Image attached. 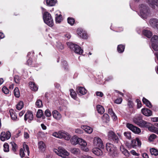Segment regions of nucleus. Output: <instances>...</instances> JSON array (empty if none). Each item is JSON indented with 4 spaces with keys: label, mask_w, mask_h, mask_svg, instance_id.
<instances>
[{
    "label": "nucleus",
    "mask_w": 158,
    "mask_h": 158,
    "mask_svg": "<svg viewBox=\"0 0 158 158\" xmlns=\"http://www.w3.org/2000/svg\"><path fill=\"white\" fill-rule=\"evenodd\" d=\"M61 65L62 67L64 68V70L67 71L68 70V64L67 61L65 60H62Z\"/></svg>",
    "instance_id": "c756f323"
},
{
    "label": "nucleus",
    "mask_w": 158,
    "mask_h": 158,
    "mask_svg": "<svg viewBox=\"0 0 158 158\" xmlns=\"http://www.w3.org/2000/svg\"><path fill=\"white\" fill-rule=\"evenodd\" d=\"M10 115L11 119L15 121H17L19 120V118H17V116L16 113L12 110V111H10Z\"/></svg>",
    "instance_id": "b1692460"
},
{
    "label": "nucleus",
    "mask_w": 158,
    "mask_h": 158,
    "mask_svg": "<svg viewBox=\"0 0 158 158\" xmlns=\"http://www.w3.org/2000/svg\"><path fill=\"white\" fill-rule=\"evenodd\" d=\"M102 118L103 120L106 123H108L110 120L109 116L107 114H104Z\"/></svg>",
    "instance_id": "37998d69"
},
{
    "label": "nucleus",
    "mask_w": 158,
    "mask_h": 158,
    "mask_svg": "<svg viewBox=\"0 0 158 158\" xmlns=\"http://www.w3.org/2000/svg\"><path fill=\"white\" fill-rule=\"evenodd\" d=\"M117 135L113 131H110L108 132V136L109 139L116 146H120L121 144L119 137H120L121 135L118 133L117 134Z\"/></svg>",
    "instance_id": "f257e3e1"
},
{
    "label": "nucleus",
    "mask_w": 158,
    "mask_h": 158,
    "mask_svg": "<svg viewBox=\"0 0 158 158\" xmlns=\"http://www.w3.org/2000/svg\"><path fill=\"white\" fill-rule=\"evenodd\" d=\"M149 6L153 9L155 8V5L158 6V0H152L149 4Z\"/></svg>",
    "instance_id": "7c9ffc66"
},
{
    "label": "nucleus",
    "mask_w": 158,
    "mask_h": 158,
    "mask_svg": "<svg viewBox=\"0 0 158 158\" xmlns=\"http://www.w3.org/2000/svg\"><path fill=\"white\" fill-rule=\"evenodd\" d=\"M131 132L129 131H126L124 133V135L126 138L129 139H131Z\"/></svg>",
    "instance_id": "de8ad7c7"
},
{
    "label": "nucleus",
    "mask_w": 158,
    "mask_h": 158,
    "mask_svg": "<svg viewBox=\"0 0 158 158\" xmlns=\"http://www.w3.org/2000/svg\"><path fill=\"white\" fill-rule=\"evenodd\" d=\"M84 131V129H82L80 128H78L75 130V132L76 133L81 134L83 133Z\"/></svg>",
    "instance_id": "e2e57ef3"
},
{
    "label": "nucleus",
    "mask_w": 158,
    "mask_h": 158,
    "mask_svg": "<svg viewBox=\"0 0 158 158\" xmlns=\"http://www.w3.org/2000/svg\"><path fill=\"white\" fill-rule=\"evenodd\" d=\"M149 131L152 132H154L156 129V128L155 127L152 125V124L149 123V126L147 128Z\"/></svg>",
    "instance_id": "49530a36"
},
{
    "label": "nucleus",
    "mask_w": 158,
    "mask_h": 158,
    "mask_svg": "<svg viewBox=\"0 0 158 158\" xmlns=\"http://www.w3.org/2000/svg\"><path fill=\"white\" fill-rule=\"evenodd\" d=\"M141 145V142L138 138H136L131 141V146L133 148H136L137 146L140 147Z\"/></svg>",
    "instance_id": "9b49d317"
},
{
    "label": "nucleus",
    "mask_w": 158,
    "mask_h": 158,
    "mask_svg": "<svg viewBox=\"0 0 158 158\" xmlns=\"http://www.w3.org/2000/svg\"><path fill=\"white\" fill-rule=\"evenodd\" d=\"M14 94L15 96L16 97L18 98L20 96V93L19 88L16 87L15 88L14 90Z\"/></svg>",
    "instance_id": "58836bf2"
},
{
    "label": "nucleus",
    "mask_w": 158,
    "mask_h": 158,
    "mask_svg": "<svg viewBox=\"0 0 158 158\" xmlns=\"http://www.w3.org/2000/svg\"><path fill=\"white\" fill-rule=\"evenodd\" d=\"M157 137V136L155 134H152L150 135L148 139L150 141H153L154 139H156Z\"/></svg>",
    "instance_id": "6e6d98bb"
},
{
    "label": "nucleus",
    "mask_w": 158,
    "mask_h": 158,
    "mask_svg": "<svg viewBox=\"0 0 158 158\" xmlns=\"http://www.w3.org/2000/svg\"><path fill=\"white\" fill-rule=\"evenodd\" d=\"M23 148L25 150V149H26V150L28 156H29L30 153V151L28 146L26 144L23 145Z\"/></svg>",
    "instance_id": "052dcab7"
},
{
    "label": "nucleus",
    "mask_w": 158,
    "mask_h": 158,
    "mask_svg": "<svg viewBox=\"0 0 158 158\" xmlns=\"http://www.w3.org/2000/svg\"><path fill=\"white\" fill-rule=\"evenodd\" d=\"M35 104L37 108H41L43 106L42 101L40 99H38L36 101Z\"/></svg>",
    "instance_id": "a18cd8bd"
},
{
    "label": "nucleus",
    "mask_w": 158,
    "mask_h": 158,
    "mask_svg": "<svg viewBox=\"0 0 158 158\" xmlns=\"http://www.w3.org/2000/svg\"><path fill=\"white\" fill-rule=\"evenodd\" d=\"M134 103L132 102L129 100L128 103V105L130 108H132L133 107Z\"/></svg>",
    "instance_id": "774afa93"
},
{
    "label": "nucleus",
    "mask_w": 158,
    "mask_h": 158,
    "mask_svg": "<svg viewBox=\"0 0 158 158\" xmlns=\"http://www.w3.org/2000/svg\"><path fill=\"white\" fill-rule=\"evenodd\" d=\"M67 22L69 24L73 26L75 23V20L72 17H69L67 18Z\"/></svg>",
    "instance_id": "4c0bfd02"
},
{
    "label": "nucleus",
    "mask_w": 158,
    "mask_h": 158,
    "mask_svg": "<svg viewBox=\"0 0 158 158\" xmlns=\"http://www.w3.org/2000/svg\"><path fill=\"white\" fill-rule=\"evenodd\" d=\"M100 148H94L92 149L93 152L95 155L99 156L102 155L103 153Z\"/></svg>",
    "instance_id": "f3484780"
},
{
    "label": "nucleus",
    "mask_w": 158,
    "mask_h": 158,
    "mask_svg": "<svg viewBox=\"0 0 158 158\" xmlns=\"http://www.w3.org/2000/svg\"><path fill=\"white\" fill-rule=\"evenodd\" d=\"M29 84L31 89L32 91H36L38 90V87L34 82L30 81L29 82Z\"/></svg>",
    "instance_id": "aec40b11"
},
{
    "label": "nucleus",
    "mask_w": 158,
    "mask_h": 158,
    "mask_svg": "<svg viewBox=\"0 0 158 158\" xmlns=\"http://www.w3.org/2000/svg\"><path fill=\"white\" fill-rule=\"evenodd\" d=\"M19 155L21 157L23 158L25 156V153L24 152L23 149L21 148L20 150Z\"/></svg>",
    "instance_id": "bf43d9fd"
},
{
    "label": "nucleus",
    "mask_w": 158,
    "mask_h": 158,
    "mask_svg": "<svg viewBox=\"0 0 158 158\" xmlns=\"http://www.w3.org/2000/svg\"><path fill=\"white\" fill-rule=\"evenodd\" d=\"M139 7L141 15L143 18H146L149 13L148 7L143 4L140 5Z\"/></svg>",
    "instance_id": "20e7f679"
},
{
    "label": "nucleus",
    "mask_w": 158,
    "mask_h": 158,
    "mask_svg": "<svg viewBox=\"0 0 158 158\" xmlns=\"http://www.w3.org/2000/svg\"><path fill=\"white\" fill-rule=\"evenodd\" d=\"M96 93L97 96H99L101 97H102L103 95V93L101 92L97 91Z\"/></svg>",
    "instance_id": "338daca9"
},
{
    "label": "nucleus",
    "mask_w": 158,
    "mask_h": 158,
    "mask_svg": "<svg viewBox=\"0 0 158 158\" xmlns=\"http://www.w3.org/2000/svg\"><path fill=\"white\" fill-rule=\"evenodd\" d=\"M120 150L123 154L125 155L127 157H129L130 155V153L128 150L125 149L123 146L121 145L120 146Z\"/></svg>",
    "instance_id": "6ab92c4d"
},
{
    "label": "nucleus",
    "mask_w": 158,
    "mask_h": 158,
    "mask_svg": "<svg viewBox=\"0 0 158 158\" xmlns=\"http://www.w3.org/2000/svg\"><path fill=\"white\" fill-rule=\"evenodd\" d=\"M2 92L5 94H8L9 92V89L5 86H4L2 89Z\"/></svg>",
    "instance_id": "864d4df0"
},
{
    "label": "nucleus",
    "mask_w": 158,
    "mask_h": 158,
    "mask_svg": "<svg viewBox=\"0 0 158 158\" xmlns=\"http://www.w3.org/2000/svg\"><path fill=\"white\" fill-rule=\"evenodd\" d=\"M83 127H84V130L88 133L90 134L93 131V129L89 126H84Z\"/></svg>",
    "instance_id": "473e14b6"
},
{
    "label": "nucleus",
    "mask_w": 158,
    "mask_h": 158,
    "mask_svg": "<svg viewBox=\"0 0 158 158\" xmlns=\"http://www.w3.org/2000/svg\"><path fill=\"white\" fill-rule=\"evenodd\" d=\"M94 146L103 149L104 148L103 142L101 139L98 137L94 138Z\"/></svg>",
    "instance_id": "0eeeda50"
},
{
    "label": "nucleus",
    "mask_w": 158,
    "mask_h": 158,
    "mask_svg": "<svg viewBox=\"0 0 158 158\" xmlns=\"http://www.w3.org/2000/svg\"><path fill=\"white\" fill-rule=\"evenodd\" d=\"M4 151L5 152H8L9 151V146L8 143H5L3 145Z\"/></svg>",
    "instance_id": "3c124183"
},
{
    "label": "nucleus",
    "mask_w": 158,
    "mask_h": 158,
    "mask_svg": "<svg viewBox=\"0 0 158 158\" xmlns=\"http://www.w3.org/2000/svg\"><path fill=\"white\" fill-rule=\"evenodd\" d=\"M24 103L23 102L20 101L17 104L16 106V109L19 110H21L23 107Z\"/></svg>",
    "instance_id": "c03bdc74"
},
{
    "label": "nucleus",
    "mask_w": 158,
    "mask_h": 158,
    "mask_svg": "<svg viewBox=\"0 0 158 158\" xmlns=\"http://www.w3.org/2000/svg\"><path fill=\"white\" fill-rule=\"evenodd\" d=\"M33 119V116L32 111L30 110L27 111L24 116V120L26 121L27 119H28V122L30 123Z\"/></svg>",
    "instance_id": "9d476101"
},
{
    "label": "nucleus",
    "mask_w": 158,
    "mask_h": 158,
    "mask_svg": "<svg viewBox=\"0 0 158 158\" xmlns=\"http://www.w3.org/2000/svg\"><path fill=\"white\" fill-rule=\"evenodd\" d=\"M142 120V115L141 114H139L133 118V122L139 126V124H140V123Z\"/></svg>",
    "instance_id": "ddd939ff"
},
{
    "label": "nucleus",
    "mask_w": 158,
    "mask_h": 158,
    "mask_svg": "<svg viewBox=\"0 0 158 158\" xmlns=\"http://www.w3.org/2000/svg\"><path fill=\"white\" fill-rule=\"evenodd\" d=\"M76 92L78 94L81 95L85 94L87 92V90L84 87L77 86L76 88Z\"/></svg>",
    "instance_id": "f8f14e48"
},
{
    "label": "nucleus",
    "mask_w": 158,
    "mask_h": 158,
    "mask_svg": "<svg viewBox=\"0 0 158 158\" xmlns=\"http://www.w3.org/2000/svg\"><path fill=\"white\" fill-rule=\"evenodd\" d=\"M78 140V144H79L80 145L84 147H85L86 146L87 143L85 141L80 138H79Z\"/></svg>",
    "instance_id": "2f4dec72"
},
{
    "label": "nucleus",
    "mask_w": 158,
    "mask_h": 158,
    "mask_svg": "<svg viewBox=\"0 0 158 158\" xmlns=\"http://www.w3.org/2000/svg\"><path fill=\"white\" fill-rule=\"evenodd\" d=\"M142 33L144 36L149 38H150L152 35V32L148 30H144Z\"/></svg>",
    "instance_id": "393cba45"
},
{
    "label": "nucleus",
    "mask_w": 158,
    "mask_h": 158,
    "mask_svg": "<svg viewBox=\"0 0 158 158\" xmlns=\"http://www.w3.org/2000/svg\"><path fill=\"white\" fill-rule=\"evenodd\" d=\"M43 114V110H42L39 109L37 113L36 117L38 118H40L42 117Z\"/></svg>",
    "instance_id": "09e8293b"
},
{
    "label": "nucleus",
    "mask_w": 158,
    "mask_h": 158,
    "mask_svg": "<svg viewBox=\"0 0 158 158\" xmlns=\"http://www.w3.org/2000/svg\"><path fill=\"white\" fill-rule=\"evenodd\" d=\"M74 52L77 54L81 55L83 53V51L81 49V47L78 45L76 46V48L74 51Z\"/></svg>",
    "instance_id": "c85d7f7f"
},
{
    "label": "nucleus",
    "mask_w": 158,
    "mask_h": 158,
    "mask_svg": "<svg viewBox=\"0 0 158 158\" xmlns=\"http://www.w3.org/2000/svg\"><path fill=\"white\" fill-rule=\"evenodd\" d=\"M20 80V78L18 75H15V76L14 77V80L16 83L19 84Z\"/></svg>",
    "instance_id": "603ef678"
},
{
    "label": "nucleus",
    "mask_w": 158,
    "mask_h": 158,
    "mask_svg": "<svg viewBox=\"0 0 158 158\" xmlns=\"http://www.w3.org/2000/svg\"><path fill=\"white\" fill-rule=\"evenodd\" d=\"M43 19L44 22L50 27L53 25V21L50 13L48 12H45L43 15Z\"/></svg>",
    "instance_id": "f03ea898"
},
{
    "label": "nucleus",
    "mask_w": 158,
    "mask_h": 158,
    "mask_svg": "<svg viewBox=\"0 0 158 158\" xmlns=\"http://www.w3.org/2000/svg\"><path fill=\"white\" fill-rule=\"evenodd\" d=\"M77 34L81 38L83 39H86L87 38V35L86 31H83L81 28H78L77 29Z\"/></svg>",
    "instance_id": "4468645a"
},
{
    "label": "nucleus",
    "mask_w": 158,
    "mask_h": 158,
    "mask_svg": "<svg viewBox=\"0 0 158 158\" xmlns=\"http://www.w3.org/2000/svg\"><path fill=\"white\" fill-rule=\"evenodd\" d=\"M125 48V45L121 44L117 46V50L119 53H122L124 51Z\"/></svg>",
    "instance_id": "cd10ccee"
},
{
    "label": "nucleus",
    "mask_w": 158,
    "mask_h": 158,
    "mask_svg": "<svg viewBox=\"0 0 158 158\" xmlns=\"http://www.w3.org/2000/svg\"><path fill=\"white\" fill-rule=\"evenodd\" d=\"M106 148L110 156H114L116 154V148L113 144L108 143L106 144Z\"/></svg>",
    "instance_id": "39448f33"
},
{
    "label": "nucleus",
    "mask_w": 158,
    "mask_h": 158,
    "mask_svg": "<svg viewBox=\"0 0 158 158\" xmlns=\"http://www.w3.org/2000/svg\"><path fill=\"white\" fill-rule=\"evenodd\" d=\"M70 95L71 97L74 99L76 100L77 98L76 92L72 89H70Z\"/></svg>",
    "instance_id": "72a5a7b5"
},
{
    "label": "nucleus",
    "mask_w": 158,
    "mask_h": 158,
    "mask_svg": "<svg viewBox=\"0 0 158 158\" xmlns=\"http://www.w3.org/2000/svg\"><path fill=\"white\" fill-rule=\"evenodd\" d=\"M122 101V99L121 98H120L116 99L115 100L114 102L118 104H120L121 103Z\"/></svg>",
    "instance_id": "0e129e2a"
},
{
    "label": "nucleus",
    "mask_w": 158,
    "mask_h": 158,
    "mask_svg": "<svg viewBox=\"0 0 158 158\" xmlns=\"http://www.w3.org/2000/svg\"><path fill=\"white\" fill-rule=\"evenodd\" d=\"M79 139V138L77 136H73L70 140L71 143L73 145H76L78 144Z\"/></svg>",
    "instance_id": "412c9836"
},
{
    "label": "nucleus",
    "mask_w": 158,
    "mask_h": 158,
    "mask_svg": "<svg viewBox=\"0 0 158 158\" xmlns=\"http://www.w3.org/2000/svg\"><path fill=\"white\" fill-rule=\"evenodd\" d=\"M152 43L158 44V36L154 35L151 39Z\"/></svg>",
    "instance_id": "ea45409f"
},
{
    "label": "nucleus",
    "mask_w": 158,
    "mask_h": 158,
    "mask_svg": "<svg viewBox=\"0 0 158 158\" xmlns=\"http://www.w3.org/2000/svg\"><path fill=\"white\" fill-rule=\"evenodd\" d=\"M150 152L152 155L157 156L158 155V150L155 148H152L150 149Z\"/></svg>",
    "instance_id": "a19ab883"
},
{
    "label": "nucleus",
    "mask_w": 158,
    "mask_h": 158,
    "mask_svg": "<svg viewBox=\"0 0 158 158\" xmlns=\"http://www.w3.org/2000/svg\"><path fill=\"white\" fill-rule=\"evenodd\" d=\"M108 113L111 116L113 114H114V113L113 111V109L112 108H109L108 110Z\"/></svg>",
    "instance_id": "69168bd1"
},
{
    "label": "nucleus",
    "mask_w": 158,
    "mask_h": 158,
    "mask_svg": "<svg viewBox=\"0 0 158 158\" xmlns=\"http://www.w3.org/2000/svg\"><path fill=\"white\" fill-rule=\"evenodd\" d=\"M126 126L128 129L135 134H139L141 131L139 128L134 126L131 124L127 123L126 124Z\"/></svg>",
    "instance_id": "6e6552de"
},
{
    "label": "nucleus",
    "mask_w": 158,
    "mask_h": 158,
    "mask_svg": "<svg viewBox=\"0 0 158 158\" xmlns=\"http://www.w3.org/2000/svg\"><path fill=\"white\" fill-rule=\"evenodd\" d=\"M55 18L56 23H60L63 20L62 16L61 14H56Z\"/></svg>",
    "instance_id": "5701e85b"
},
{
    "label": "nucleus",
    "mask_w": 158,
    "mask_h": 158,
    "mask_svg": "<svg viewBox=\"0 0 158 158\" xmlns=\"http://www.w3.org/2000/svg\"><path fill=\"white\" fill-rule=\"evenodd\" d=\"M67 45L70 49L74 51L76 48V46L78 45L75 44H73L72 43H68Z\"/></svg>",
    "instance_id": "79ce46f5"
},
{
    "label": "nucleus",
    "mask_w": 158,
    "mask_h": 158,
    "mask_svg": "<svg viewBox=\"0 0 158 158\" xmlns=\"http://www.w3.org/2000/svg\"><path fill=\"white\" fill-rule=\"evenodd\" d=\"M152 47L154 50L158 51V44L152 43Z\"/></svg>",
    "instance_id": "4d7b16f0"
},
{
    "label": "nucleus",
    "mask_w": 158,
    "mask_h": 158,
    "mask_svg": "<svg viewBox=\"0 0 158 158\" xmlns=\"http://www.w3.org/2000/svg\"><path fill=\"white\" fill-rule=\"evenodd\" d=\"M52 115L53 117L57 120L60 119L61 118V114L57 110L53 111Z\"/></svg>",
    "instance_id": "4be33fe9"
},
{
    "label": "nucleus",
    "mask_w": 158,
    "mask_h": 158,
    "mask_svg": "<svg viewBox=\"0 0 158 158\" xmlns=\"http://www.w3.org/2000/svg\"><path fill=\"white\" fill-rule=\"evenodd\" d=\"M45 114L46 116L47 117H49L51 116V112L48 109H47L45 110Z\"/></svg>",
    "instance_id": "13d9d810"
},
{
    "label": "nucleus",
    "mask_w": 158,
    "mask_h": 158,
    "mask_svg": "<svg viewBox=\"0 0 158 158\" xmlns=\"http://www.w3.org/2000/svg\"><path fill=\"white\" fill-rule=\"evenodd\" d=\"M12 149L14 152L15 153L18 148L17 144L14 142L12 143Z\"/></svg>",
    "instance_id": "5fc2aeb1"
},
{
    "label": "nucleus",
    "mask_w": 158,
    "mask_h": 158,
    "mask_svg": "<svg viewBox=\"0 0 158 158\" xmlns=\"http://www.w3.org/2000/svg\"><path fill=\"white\" fill-rule=\"evenodd\" d=\"M11 134L9 131H7L6 132L3 131L1 133L0 138L1 141H5L6 139H9L10 137Z\"/></svg>",
    "instance_id": "1a4fd4ad"
},
{
    "label": "nucleus",
    "mask_w": 158,
    "mask_h": 158,
    "mask_svg": "<svg viewBox=\"0 0 158 158\" xmlns=\"http://www.w3.org/2000/svg\"><path fill=\"white\" fill-rule=\"evenodd\" d=\"M149 123L143 120L140 124L139 125L140 127H145L147 128L149 126Z\"/></svg>",
    "instance_id": "e433bc0d"
},
{
    "label": "nucleus",
    "mask_w": 158,
    "mask_h": 158,
    "mask_svg": "<svg viewBox=\"0 0 158 158\" xmlns=\"http://www.w3.org/2000/svg\"><path fill=\"white\" fill-rule=\"evenodd\" d=\"M38 148L39 150L42 152H44L46 148V146L45 143L42 141H40L38 143Z\"/></svg>",
    "instance_id": "dca6fc26"
},
{
    "label": "nucleus",
    "mask_w": 158,
    "mask_h": 158,
    "mask_svg": "<svg viewBox=\"0 0 158 158\" xmlns=\"http://www.w3.org/2000/svg\"><path fill=\"white\" fill-rule=\"evenodd\" d=\"M142 102L143 104L146 105L147 106L149 107V108L152 107V105L151 102L144 97L143 98Z\"/></svg>",
    "instance_id": "a878e982"
},
{
    "label": "nucleus",
    "mask_w": 158,
    "mask_h": 158,
    "mask_svg": "<svg viewBox=\"0 0 158 158\" xmlns=\"http://www.w3.org/2000/svg\"><path fill=\"white\" fill-rule=\"evenodd\" d=\"M55 152L59 156L63 158H65L69 155V153L64 148L59 147L58 150H56Z\"/></svg>",
    "instance_id": "423d86ee"
},
{
    "label": "nucleus",
    "mask_w": 158,
    "mask_h": 158,
    "mask_svg": "<svg viewBox=\"0 0 158 158\" xmlns=\"http://www.w3.org/2000/svg\"><path fill=\"white\" fill-rule=\"evenodd\" d=\"M52 135L56 138L60 139L63 138L66 140H69L71 138V135L67 132L64 131H59L58 132H54Z\"/></svg>",
    "instance_id": "7ed1b4c3"
},
{
    "label": "nucleus",
    "mask_w": 158,
    "mask_h": 158,
    "mask_svg": "<svg viewBox=\"0 0 158 158\" xmlns=\"http://www.w3.org/2000/svg\"><path fill=\"white\" fill-rule=\"evenodd\" d=\"M96 109L98 112L101 114H102L105 111V110L103 107L101 105H97Z\"/></svg>",
    "instance_id": "bb28decb"
},
{
    "label": "nucleus",
    "mask_w": 158,
    "mask_h": 158,
    "mask_svg": "<svg viewBox=\"0 0 158 158\" xmlns=\"http://www.w3.org/2000/svg\"><path fill=\"white\" fill-rule=\"evenodd\" d=\"M150 23L151 26L154 28H156L158 31V19H150Z\"/></svg>",
    "instance_id": "2eb2a0df"
},
{
    "label": "nucleus",
    "mask_w": 158,
    "mask_h": 158,
    "mask_svg": "<svg viewBox=\"0 0 158 158\" xmlns=\"http://www.w3.org/2000/svg\"><path fill=\"white\" fill-rule=\"evenodd\" d=\"M136 102L137 103V108H139L141 107L142 103L141 101L138 99L136 100Z\"/></svg>",
    "instance_id": "680f3d73"
},
{
    "label": "nucleus",
    "mask_w": 158,
    "mask_h": 158,
    "mask_svg": "<svg viewBox=\"0 0 158 158\" xmlns=\"http://www.w3.org/2000/svg\"><path fill=\"white\" fill-rule=\"evenodd\" d=\"M71 152L74 154L77 155L80 153V150L77 148H71L70 149Z\"/></svg>",
    "instance_id": "c9c22d12"
},
{
    "label": "nucleus",
    "mask_w": 158,
    "mask_h": 158,
    "mask_svg": "<svg viewBox=\"0 0 158 158\" xmlns=\"http://www.w3.org/2000/svg\"><path fill=\"white\" fill-rule=\"evenodd\" d=\"M142 113L144 115L147 116H149L152 115V111L147 108H143L141 110Z\"/></svg>",
    "instance_id": "a211bd4d"
},
{
    "label": "nucleus",
    "mask_w": 158,
    "mask_h": 158,
    "mask_svg": "<svg viewBox=\"0 0 158 158\" xmlns=\"http://www.w3.org/2000/svg\"><path fill=\"white\" fill-rule=\"evenodd\" d=\"M32 60L31 58H29L27 62V64L30 67H33L34 65L33 64Z\"/></svg>",
    "instance_id": "8fccbe9b"
},
{
    "label": "nucleus",
    "mask_w": 158,
    "mask_h": 158,
    "mask_svg": "<svg viewBox=\"0 0 158 158\" xmlns=\"http://www.w3.org/2000/svg\"><path fill=\"white\" fill-rule=\"evenodd\" d=\"M46 4L48 6H53L55 5L56 1L55 0H47Z\"/></svg>",
    "instance_id": "f704fd0d"
}]
</instances>
